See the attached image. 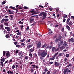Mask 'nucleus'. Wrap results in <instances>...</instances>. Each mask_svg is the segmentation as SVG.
Masks as SVG:
<instances>
[{
  "mask_svg": "<svg viewBox=\"0 0 74 74\" xmlns=\"http://www.w3.org/2000/svg\"><path fill=\"white\" fill-rule=\"evenodd\" d=\"M64 30V28H63L61 29V32H63Z\"/></svg>",
  "mask_w": 74,
  "mask_h": 74,
  "instance_id": "63",
  "label": "nucleus"
},
{
  "mask_svg": "<svg viewBox=\"0 0 74 74\" xmlns=\"http://www.w3.org/2000/svg\"><path fill=\"white\" fill-rule=\"evenodd\" d=\"M65 48V47H64V46H61L60 48V49L61 51H62V50H63Z\"/></svg>",
  "mask_w": 74,
  "mask_h": 74,
  "instance_id": "13",
  "label": "nucleus"
},
{
  "mask_svg": "<svg viewBox=\"0 0 74 74\" xmlns=\"http://www.w3.org/2000/svg\"><path fill=\"white\" fill-rule=\"evenodd\" d=\"M49 10H50V11H52L53 10V9H52L51 8H49Z\"/></svg>",
  "mask_w": 74,
  "mask_h": 74,
  "instance_id": "55",
  "label": "nucleus"
},
{
  "mask_svg": "<svg viewBox=\"0 0 74 74\" xmlns=\"http://www.w3.org/2000/svg\"><path fill=\"white\" fill-rule=\"evenodd\" d=\"M67 58H69V54H66V55Z\"/></svg>",
  "mask_w": 74,
  "mask_h": 74,
  "instance_id": "54",
  "label": "nucleus"
},
{
  "mask_svg": "<svg viewBox=\"0 0 74 74\" xmlns=\"http://www.w3.org/2000/svg\"><path fill=\"white\" fill-rule=\"evenodd\" d=\"M43 50H39V51H38V55H40L41 54V53Z\"/></svg>",
  "mask_w": 74,
  "mask_h": 74,
  "instance_id": "9",
  "label": "nucleus"
},
{
  "mask_svg": "<svg viewBox=\"0 0 74 74\" xmlns=\"http://www.w3.org/2000/svg\"><path fill=\"white\" fill-rule=\"evenodd\" d=\"M0 63L1 64H0V66H2V67H3V66H4V63H3V62L2 61H1L0 62Z\"/></svg>",
  "mask_w": 74,
  "mask_h": 74,
  "instance_id": "24",
  "label": "nucleus"
},
{
  "mask_svg": "<svg viewBox=\"0 0 74 74\" xmlns=\"http://www.w3.org/2000/svg\"><path fill=\"white\" fill-rule=\"evenodd\" d=\"M0 30H4V26L3 25H1L0 26Z\"/></svg>",
  "mask_w": 74,
  "mask_h": 74,
  "instance_id": "10",
  "label": "nucleus"
},
{
  "mask_svg": "<svg viewBox=\"0 0 74 74\" xmlns=\"http://www.w3.org/2000/svg\"><path fill=\"white\" fill-rule=\"evenodd\" d=\"M30 12L31 13H33L35 12V11L34 10H32L30 11Z\"/></svg>",
  "mask_w": 74,
  "mask_h": 74,
  "instance_id": "51",
  "label": "nucleus"
},
{
  "mask_svg": "<svg viewBox=\"0 0 74 74\" xmlns=\"http://www.w3.org/2000/svg\"><path fill=\"white\" fill-rule=\"evenodd\" d=\"M33 46V44H31L28 45L27 47V48H31V47H32Z\"/></svg>",
  "mask_w": 74,
  "mask_h": 74,
  "instance_id": "12",
  "label": "nucleus"
},
{
  "mask_svg": "<svg viewBox=\"0 0 74 74\" xmlns=\"http://www.w3.org/2000/svg\"><path fill=\"white\" fill-rule=\"evenodd\" d=\"M63 45L64 47H67L68 46V45L67 44V43L66 42H64L63 44Z\"/></svg>",
  "mask_w": 74,
  "mask_h": 74,
  "instance_id": "19",
  "label": "nucleus"
},
{
  "mask_svg": "<svg viewBox=\"0 0 74 74\" xmlns=\"http://www.w3.org/2000/svg\"><path fill=\"white\" fill-rule=\"evenodd\" d=\"M68 23L69 26H70L71 27V26H72V22L71 21Z\"/></svg>",
  "mask_w": 74,
  "mask_h": 74,
  "instance_id": "16",
  "label": "nucleus"
},
{
  "mask_svg": "<svg viewBox=\"0 0 74 74\" xmlns=\"http://www.w3.org/2000/svg\"><path fill=\"white\" fill-rule=\"evenodd\" d=\"M36 22H35L34 23L32 24L31 25V26H34L36 25Z\"/></svg>",
  "mask_w": 74,
  "mask_h": 74,
  "instance_id": "46",
  "label": "nucleus"
},
{
  "mask_svg": "<svg viewBox=\"0 0 74 74\" xmlns=\"http://www.w3.org/2000/svg\"><path fill=\"white\" fill-rule=\"evenodd\" d=\"M46 46L47 45H46V44H44L41 47V48H44L45 47H46Z\"/></svg>",
  "mask_w": 74,
  "mask_h": 74,
  "instance_id": "25",
  "label": "nucleus"
},
{
  "mask_svg": "<svg viewBox=\"0 0 74 74\" xmlns=\"http://www.w3.org/2000/svg\"><path fill=\"white\" fill-rule=\"evenodd\" d=\"M21 32H18L17 33V35H21Z\"/></svg>",
  "mask_w": 74,
  "mask_h": 74,
  "instance_id": "45",
  "label": "nucleus"
},
{
  "mask_svg": "<svg viewBox=\"0 0 74 74\" xmlns=\"http://www.w3.org/2000/svg\"><path fill=\"white\" fill-rule=\"evenodd\" d=\"M58 38H59L58 40H61V39H62V36H61V35H59Z\"/></svg>",
  "mask_w": 74,
  "mask_h": 74,
  "instance_id": "28",
  "label": "nucleus"
},
{
  "mask_svg": "<svg viewBox=\"0 0 74 74\" xmlns=\"http://www.w3.org/2000/svg\"><path fill=\"white\" fill-rule=\"evenodd\" d=\"M56 56L55 54L53 56H52L54 60L55 59V58H56Z\"/></svg>",
  "mask_w": 74,
  "mask_h": 74,
  "instance_id": "32",
  "label": "nucleus"
},
{
  "mask_svg": "<svg viewBox=\"0 0 74 74\" xmlns=\"http://www.w3.org/2000/svg\"><path fill=\"white\" fill-rule=\"evenodd\" d=\"M5 37H6V38H8V37H9V34H7L5 36Z\"/></svg>",
  "mask_w": 74,
  "mask_h": 74,
  "instance_id": "41",
  "label": "nucleus"
},
{
  "mask_svg": "<svg viewBox=\"0 0 74 74\" xmlns=\"http://www.w3.org/2000/svg\"><path fill=\"white\" fill-rule=\"evenodd\" d=\"M9 14H14V13H13V12H9Z\"/></svg>",
  "mask_w": 74,
  "mask_h": 74,
  "instance_id": "60",
  "label": "nucleus"
},
{
  "mask_svg": "<svg viewBox=\"0 0 74 74\" xmlns=\"http://www.w3.org/2000/svg\"><path fill=\"white\" fill-rule=\"evenodd\" d=\"M34 71V70H33V68H31V73H33V72Z\"/></svg>",
  "mask_w": 74,
  "mask_h": 74,
  "instance_id": "39",
  "label": "nucleus"
},
{
  "mask_svg": "<svg viewBox=\"0 0 74 74\" xmlns=\"http://www.w3.org/2000/svg\"><path fill=\"white\" fill-rule=\"evenodd\" d=\"M20 46H21L20 45H16V47H17V48H19Z\"/></svg>",
  "mask_w": 74,
  "mask_h": 74,
  "instance_id": "43",
  "label": "nucleus"
},
{
  "mask_svg": "<svg viewBox=\"0 0 74 74\" xmlns=\"http://www.w3.org/2000/svg\"><path fill=\"white\" fill-rule=\"evenodd\" d=\"M19 58L20 59H22V57H23V54L22 53L21 55H19Z\"/></svg>",
  "mask_w": 74,
  "mask_h": 74,
  "instance_id": "22",
  "label": "nucleus"
},
{
  "mask_svg": "<svg viewBox=\"0 0 74 74\" xmlns=\"http://www.w3.org/2000/svg\"><path fill=\"white\" fill-rule=\"evenodd\" d=\"M41 41H39L38 43L37 44L36 47L37 48H40L41 47Z\"/></svg>",
  "mask_w": 74,
  "mask_h": 74,
  "instance_id": "4",
  "label": "nucleus"
},
{
  "mask_svg": "<svg viewBox=\"0 0 74 74\" xmlns=\"http://www.w3.org/2000/svg\"><path fill=\"white\" fill-rule=\"evenodd\" d=\"M36 13L34 12L32 14V15H36Z\"/></svg>",
  "mask_w": 74,
  "mask_h": 74,
  "instance_id": "61",
  "label": "nucleus"
},
{
  "mask_svg": "<svg viewBox=\"0 0 74 74\" xmlns=\"http://www.w3.org/2000/svg\"><path fill=\"white\" fill-rule=\"evenodd\" d=\"M47 52L45 51L42 50V52L40 53V55L42 57H45L47 55Z\"/></svg>",
  "mask_w": 74,
  "mask_h": 74,
  "instance_id": "3",
  "label": "nucleus"
},
{
  "mask_svg": "<svg viewBox=\"0 0 74 74\" xmlns=\"http://www.w3.org/2000/svg\"><path fill=\"white\" fill-rule=\"evenodd\" d=\"M21 29V30H22V29H23V25H22L20 26Z\"/></svg>",
  "mask_w": 74,
  "mask_h": 74,
  "instance_id": "58",
  "label": "nucleus"
},
{
  "mask_svg": "<svg viewBox=\"0 0 74 74\" xmlns=\"http://www.w3.org/2000/svg\"><path fill=\"white\" fill-rule=\"evenodd\" d=\"M3 56H4L5 55V53H6L5 52L3 51Z\"/></svg>",
  "mask_w": 74,
  "mask_h": 74,
  "instance_id": "38",
  "label": "nucleus"
},
{
  "mask_svg": "<svg viewBox=\"0 0 74 74\" xmlns=\"http://www.w3.org/2000/svg\"><path fill=\"white\" fill-rule=\"evenodd\" d=\"M40 9H37L36 11H35V12L36 13V14H37L40 13Z\"/></svg>",
  "mask_w": 74,
  "mask_h": 74,
  "instance_id": "6",
  "label": "nucleus"
},
{
  "mask_svg": "<svg viewBox=\"0 0 74 74\" xmlns=\"http://www.w3.org/2000/svg\"><path fill=\"white\" fill-rule=\"evenodd\" d=\"M67 15H65L63 16L64 18L65 19V18H67Z\"/></svg>",
  "mask_w": 74,
  "mask_h": 74,
  "instance_id": "47",
  "label": "nucleus"
},
{
  "mask_svg": "<svg viewBox=\"0 0 74 74\" xmlns=\"http://www.w3.org/2000/svg\"><path fill=\"white\" fill-rule=\"evenodd\" d=\"M6 1L5 0L3 1L2 2V4H5V3H6V2H5Z\"/></svg>",
  "mask_w": 74,
  "mask_h": 74,
  "instance_id": "33",
  "label": "nucleus"
},
{
  "mask_svg": "<svg viewBox=\"0 0 74 74\" xmlns=\"http://www.w3.org/2000/svg\"><path fill=\"white\" fill-rule=\"evenodd\" d=\"M62 53L59 54V55L58 56H61L62 55Z\"/></svg>",
  "mask_w": 74,
  "mask_h": 74,
  "instance_id": "56",
  "label": "nucleus"
},
{
  "mask_svg": "<svg viewBox=\"0 0 74 74\" xmlns=\"http://www.w3.org/2000/svg\"><path fill=\"white\" fill-rule=\"evenodd\" d=\"M28 30H29V26H28L26 29V31Z\"/></svg>",
  "mask_w": 74,
  "mask_h": 74,
  "instance_id": "35",
  "label": "nucleus"
},
{
  "mask_svg": "<svg viewBox=\"0 0 74 74\" xmlns=\"http://www.w3.org/2000/svg\"><path fill=\"white\" fill-rule=\"evenodd\" d=\"M13 71H14V70H12L11 71H8L7 73L8 74H10H10H14V72H13Z\"/></svg>",
  "mask_w": 74,
  "mask_h": 74,
  "instance_id": "7",
  "label": "nucleus"
},
{
  "mask_svg": "<svg viewBox=\"0 0 74 74\" xmlns=\"http://www.w3.org/2000/svg\"><path fill=\"white\" fill-rule=\"evenodd\" d=\"M5 29L7 30L8 32H10L11 31V28L10 27H6L5 28Z\"/></svg>",
  "mask_w": 74,
  "mask_h": 74,
  "instance_id": "5",
  "label": "nucleus"
},
{
  "mask_svg": "<svg viewBox=\"0 0 74 74\" xmlns=\"http://www.w3.org/2000/svg\"><path fill=\"white\" fill-rule=\"evenodd\" d=\"M58 41H59L58 39L57 38H56V40L55 41V42H58Z\"/></svg>",
  "mask_w": 74,
  "mask_h": 74,
  "instance_id": "49",
  "label": "nucleus"
},
{
  "mask_svg": "<svg viewBox=\"0 0 74 74\" xmlns=\"http://www.w3.org/2000/svg\"><path fill=\"white\" fill-rule=\"evenodd\" d=\"M14 44L15 45H17V44H18V42H16L14 43Z\"/></svg>",
  "mask_w": 74,
  "mask_h": 74,
  "instance_id": "59",
  "label": "nucleus"
},
{
  "mask_svg": "<svg viewBox=\"0 0 74 74\" xmlns=\"http://www.w3.org/2000/svg\"><path fill=\"white\" fill-rule=\"evenodd\" d=\"M48 33L49 34H53V32L52 31H51L50 32H49Z\"/></svg>",
  "mask_w": 74,
  "mask_h": 74,
  "instance_id": "29",
  "label": "nucleus"
},
{
  "mask_svg": "<svg viewBox=\"0 0 74 74\" xmlns=\"http://www.w3.org/2000/svg\"><path fill=\"white\" fill-rule=\"evenodd\" d=\"M21 45H22V46H24V47H25V44L24 43H22L21 44Z\"/></svg>",
  "mask_w": 74,
  "mask_h": 74,
  "instance_id": "53",
  "label": "nucleus"
},
{
  "mask_svg": "<svg viewBox=\"0 0 74 74\" xmlns=\"http://www.w3.org/2000/svg\"><path fill=\"white\" fill-rule=\"evenodd\" d=\"M9 63H11V62H12V59H11L10 60H9Z\"/></svg>",
  "mask_w": 74,
  "mask_h": 74,
  "instance_id": "52",
  "label": "nucleus"
},
{
  "mask_svg": "<svg viewBox=\"0 0 74 74\" xmlns=\"http://www.w3.org/2000/svg\"><path fill=\"white\" fill-rule=\"evenodd\" d=\"M55 64H56V66H59V63H58L57 62H55Z\"/></svg>",
  "mask_w": 74,
  "mask_h": 74,
  "instance_id": "23",
  "label": "nucleus"
},
{
  "mask_svg": "<svg viewBox=\"0 0 74 74\" xmlns=\"http://www.w3.org/2000/svg\"><path fill=\"white\" fill-rule=\"evenodd\" d=\"M9 19H4L3 18L1 21V23H3V24L5 25H6L7 26H8V21Z\"/></svg>",
  "mask_w": 74,
  "mask_h": 74,
  "instance_id": "1",
  "label": "nucleus"
},
{
  "mask_svg": "<svg viewBox=\"0 0 74 74\" xmlns=\"http://www.w3.org/2000/svg\"><path fill=\"white\" fill-rule=\"evenodd\" d=\"M34 19L33 18H31L30 19V21L29 22L30 23H32L33 22V21H34Z\"/></svg>",
  "mask_w": 74,
  "mask_h": 74,
  "instance_id": "14",
  "label": "nucleus"
},
{
  "mask_svg": "<svg viewBox=\"0 0 74 74\" xmlns=\"http://www.w3.org/2000/svg\"><path fill=\"white\" fill-rule=\"evenodd\" d=\"M66 21V19L64 18L63 20V22H65Z\"/></svg>",
  "mask_w": 74,
  "mask_h": 74,
  "instance_id": "64",
  "label": "nucleus"
},
{
  "mask_svg": "<svg viewBox=\"0 0 74 74\" xmlns=\"http://www.w3.org/2000/svg\"><path fill=\"white\" fill-rule=\"evenodd\" d=\"M61 46V43H60V42H58V47H60V46Z\"/></svg>",
  "mask_w": 74,
  "mask_h": 74,
  "instance_id": "30",
  "label": "nucleus"
},
{
  "mask_svg": "<svg viewBox=\"0 0 74 74\" xmlns=\"http://www.w3.org/2000/svg\"><path fill=\"white\" fill-rule=\"evenodd\" d=\"M44 71L45 72H47V71H48L47 68H45L44 70Z\"/></svg>",
  "mask_w": 74,
  "mask_h": 74,
  "instance_id": "48",
  "label": "nucleus"
},
{
  "mask_svg": "<svg viewBox=\"0 0 74 74\" xmlns=\"http://www.w3.org/2000/svg\"><path fill=\"white\" fill-rule=\"evenodd\" d=\"M1 61H2V62H4V61H5V58H3L1 59Z\"/></svg>",
  "mask_w": 74,
  "mask_h": 74,
  "instance_id": "42",
  "label": "nucleus"
},
{
  "mask_svg": "<svg viewBox=\"0 0 74 74\" xmlns=\"http://www.w3.org/2000/svg\"><path fill=\"white\" fill-rule=\"evenodd\" d=\"M32 67H31V68H32V69H34V68H35V67H36V65H32Z\"/></svg>",
  "mask_w": 74,
  "mask_h": 74,
  "instance_id": "31",
  "label": "nucleus"
},
{
  "mask_svg": "<svg viewBox=\"0 0 74 74\" xmlns=\"http://www.w3.org/2000/svg\"><path fill=\"white\" fill-rule=\"evenodd\" d=\"M52 45H51L50 46H47V48H50V49H51L52 48Z\"/></svg>",
  "mask_w": 74,
  "mask_h": 74,
  "instance_id": "27",
  "label": "nucleus"
},
{
  "mask_svg": "<svg viewBox=\"0 0 74 74\" xmlns=\"http://www.w3.org/2000/svg\"><path fill=\"white\" fill-rule=\"evenodd\" d=\"M59 49V48H57L55 50V52H56L57 51H58Z\"/></svg>",
  "mask_w": 74,
  "mask_h": 74,
  "instance_id": "50",
  "label": "nucleus"
},
{
  "mask_svg": "<svg viewBox=\"0 0 74 74\" xmlns=\"http://www.w3.org/2000/svg\"><path fill=\"white\" fill-rule=\"evenodd\" d=\"M28 58H29V57L28 56H26L25 57V60H28Z\"/></svg>",
  "mask_w": 74,
  "mask_h": 74,
  "instance_id": "40",
  "label": "nucleus"
},
{
  "mask_svg": "<svg viewBox=\"0 0 74 74\" xmlns=\"http://www.w3.org/2000/svg\"><path fill=\"white\" fill-rule=\"evenodd\" d=\"M6 56H7V58H9L10 56V53H6Z\"/></svg>",
  "mask_w": 74,
  "mask_h": 74,
  "instance_id": "15",
  "label": "nucleus"
},
{
  "mask_svg": "<svg viewBox=\"0 0 74 74\" xmlns=\"http://www.w3.org/2000/svg\"><path fill=\"white\" fill-rule=\"evenodd\" d=\"M25 40H26V39L24 38L23 40L21 39L20 40V41L21 42H24V41H25Z\"/></svg>",
  "mask_w": 74,
  "mask_h": 74,
  "instance_id": "26",
  "label": "nucleus"
},
{
  "mask_svg": "<svg viewBox=\"0 0 74 74\" xmlns=\"http://www.w3.org/2000/svg\"><path fill=\"white\" fill-rule=\"evenodd\" d=\"M18 23L21 24V25H23V22H21V21H20L18 22Z\"/></svg>",
  "mask_w": 74,
  "mask_h": 74,
  "instance_id": "34",
  "label": "nucleus"
},
{
  "mask_svg": "<svg viewBox=\"0 0 74 74\" xmlns=\"http://www.w3.org/2000/svg\"><path fill=\"white\" fill-rule=\"evenodd\" d=\"M68 69V68H66L65 69H64L63 71V73L64 74H66V73H67V71Z\"/></svg>",
  "mask_w": 74,
  "mask_h": 74,
  "instance_id": "11",
  "label": "nucleus"
},
{
  "mask_svg": "<svg viewBox=\"0 0 74 74\" xmlns=\"http://www.w3.org/2000/svg\"><path fill=\"white\" fill-rule=\"evenodd\" d=\"M66 28H67L68 30H70V27H69V26L67 25L66 26Z\"/></svg>",
  "mask_w": 74,
  "mask_h": 74,
  "instance_id": "21",
  "label": "nucleus"
},
{
  "mask_svg": "<svg viewBox=\"0 0 74 74\" xmlns=\"http://www.w3.org/2000/svg\"><path fill=\"white\" fill-rule=\"evenodd\" d=\"M33 48H31L29 50V52L30 53H31V52H33L34 51V47H33Z\"/></svg>",
  "mask_w": 74,
  "mask_h": 74,
  "instance_id": "17",
  "label": "nucleus"
},
{
  "mask_svg": "<svg viewBox=\"0 0 74 74\" xmlns=\"http://www.w3.org/2000/svg\"><path fill=\"white\" fill-rule=\"evenodd\" d=\"M43 15L42 20L43 21L44 19L46 18V13L44 12H43L40 13V14L39 15V16H41Z\"/></svg>",
  "mask_w": 74,
  "mask_h": 74,
  "instance_id": "2",
  "label": "nucleus"
},
{
  "mask_svg": "<svg viewBox=\"0 0 74 74\" xmlns=\"http://www.w3.org/2000/svg\"><path fill=\"white\" fill-rule=\"evenodd\" d=\"M9 16L11 18V19H10V20L11 21L14 20L13 18V15H9Z\"/></svg>",
  "mask_w": 74,
  "mask_h": 74,
  "instance_id": "18",
  "label": "nucleus"
},
{
  "mask_svg": "<svg viewBox=\"0 0 74 74\" xmlns=\"http://www.w3.org/2000/svg\"><path fill=\"white\" fill-rule=\"evenodd\" d=\"M24 9H28L29 8L27 7H26V6H24Z\"/></svg>",
  "mask_w": 74,
  "mask_h": 74,
  "instance_id": "44",
  "label": "nucleus"
},
{
  "mask_svg": "<svg viewBox=\"0 0 74 74\" xmlns=\"http://www.w3.org/2000/svg\"><path fill=\"white\" fill-rule=\"evenodd\" d=\"M68 41L69 42H70V41H71L72 42H74V38H72L71 39H69Z\"/></svg>",
  "mask_w": 74,
  "mask_h": 74,
  "instance_id": "8",
  "label": "nucleus"
},
{
  "mask_svg": "<svg viewBox=\"0 0 74 74\" xmlns=\"http://www.w3.org/2000/svg\"><path fill=\"white\" fill-rule=\"evenodd\" d=\"M22 52L20 51L19 52V53L18 54V55H22Z\"/></svg>",
  "mask_w": 74,
  "mask_h": 74,
  "instance_id": "57",
  "label": "nucleus"
},
{
  "mask_svg": "<svg viewBox=\"0 0 74 74\" xmlns=\"http://www.w3.org/2000/svg\"><path fill=\"white\" fill-rule=\"evenodd\" d=\"M15 67V66L13 65L12 66V69H14Z\"/></svg>",
  "mask_w": 74,
  "mask_h": 74,
  "instance_id": "37",
  "label": "nucleus"
},
{
  "mask_svg": "<svg viewBox=\"0 0 74 74\" xmlns=\"http://www.w3.org/2000/svg\"><path fill=\"white\" fill-rule=\"evenodd\" d=\"M71 65L72 64L71 63H70L66 66V67H70V66H71Z\"/></svg>",
  "mask_w": 74,
  "mask_h": 74,
  "instance_id": "36",
  "label": "nucleus"
},
{
  "mask_svg": "<svg viewBox=\"0 0 74 74\" xmlns=\"http://www.w3.org/2000/svg\"><path fill=\"white\" fill-rule=\"evenodd\" d=\"M8 60H7L4 63L5 64H6V63H7L8 62Z\"/></svg>",
  "mask_w": 74,
  "mask_h": 74,
  "instance_id": "62",
  "label": "nucleus"
},
{
  "mask_svg": "<svg viewBox=\"0 0 74 74\" xmlns=\"http://www.w3.org/2000/svg\"><path fill=\"white\" fill-rule=\"evenodd\" d=\"M70 17H69L66 21V24L67 25V24H68V23H69V21H70Z\"/></svg>",
  "mask_w": 74,
  "mask_h": 74,
  "instance_id": "20",
  "label": "nucleus"
}]
</instances>
